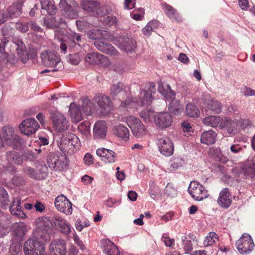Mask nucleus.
Masks as SVG:
<instances>
[{
  "label": "nucleus",
  "instance_id": "nucleus-1",
  "mask_svg": "<svg viewBox=\"0 0 255 255\" xmlns=\"http://www.w3.org/2000/svg\"><path fill=\"white\" fill-rule=\"evenodd\" d=\"M2 135L4 143L14 149H19L23 144V140L16 134L14 128L9 126L3 128Z\"/></svg>",
  "mask_w": 255,
  "mask_h": 255
},
{
  "label": "nucleus",
  "instance_id": "nucleus-2",
  "mask_svg": "<svg viewBox=\"0 0 255 255\" xmlns=\"http://www.w3.org/2000/svg\"><path fill=\"white\" fill-rule=\"evenodd\" d=\"M40 55L42 64L46 67L53 68L52 72L58 71L62 68L61 59L54 52L45 50L41 53Z\"/></svg>",
  "mask_w": 255,
  "mask_h": 255
},
{
  "label": "nucleus",
  "instance_id": "nucleus-3",
  "mask_svg": "<svg viewBox=\"0 0 255 255\" xmlns=\"http://www.w3.org/2000/svg\"><path fill=\"white\" fill-rule=\"evenodd\" d=\"M45 246L37 238H31L24 244L23 251L25 255H40L44 252Z\"/></svg>",
  "mask_w": 255,
  "mask_h": 255
},
{
  "label": "nucleus",
  "instance_id": "nucleus-4",
  "mask_svg": "<svg viewBox=\"0 0 255 255\" xmlns=\"http://www.w3.org/2000/svg\"><path fill=\"white\" fill-rule=\"evenodd\" d=\"M68 159L65 153L55 155L50 153L47 159L49 167L56 170L65 171L68 168Z\"/></svg>",
  "mask_w": 255,
  "mask_h": 255
},
{
  "label": "nucleus",
  "instance_id": "nucleus-5",
  "mask_svg": "<svg viewBox=\"0 0 255 255\" xmlns=\"http://www.w3.org/2000/svg\"><path fill=\"white\" fill-rule=\"evenodd\" d=\"M126 123L136 137L141 138L147 133L145 126L138 118L133 116H128L126 117Z\"/></svg>",
  "mask_w": 255,
  "mask_h": 255
},
{
  "label": "nucleus",
  "instance_id": "nucleus-6",
  "mask_svg": "<svg viewBox=\"0 0 255 255\" xmlns=\"http://www.w3.org/2000/svg\"><path fill=\"white\" fill-rule=\"evenodd\" d=\"M79 146L78 138L73 134H69L67 137H63L59 145L60 150L63 152L72 154L75 150H77Z\"/></svg>",
  "mask_w": 255,
  "mask_h": 255
},
{
  "label": "nucleus",
  "instance_id": "nucleus-7",
  "mask_svg": "<svg viewBox=\"0 0 255 255\" xmlns=\"http://www.w3.org/2000/svg\"><path fill=\"white\" fill-rule=\"evenodd\" d=\"M50 115L53 127L57 132H60L68 129L69 123L63 114L57 110H52L50 111Z\"/></svg>",
  "mask_w": 255,
  "mask_h": 255
},
{
  "label": "nucleus",
  "instance_id": "nucleus-8",
  "mask_svg": "<svg viewBox=\"0 0 255 255\" xmlns=\"http://www.w3.org/2000/svg\"><path fill=\"white\" fill-rule=\"evenodd\" d=\"M93 101L95 104H97L100 113L103 115L108 114L112 109V103L107 96L96 94Z\"/></svg>",
  "mask_w": 255,
  "mask_h": 255
},
{
  "label": "nucleus",
  "instance_id": "nucleus-9",
  "mask_svg": "<svg viewBox=\"0 0 255 255\" xmlns=\"http://www.w3.org/2000/svg\"><path fill=\"white\" fill-rule=\"evenodd\" d=\"M188 191L192 197L197 201H201L208 196V191L204 186L195 181L191 182Z\"/></svg>",
  "mask_w": 255,
  "mask_h": 255
},
{
  "label": "nucleus",
  "instance_id": "nucleus-10",
  "mask_svg": "<svg viewBox=\"0 0 255 255\" xmlns=\"http://www.w3.org/2000/svg\"><path fill=\"white\" fill-rule=\"evenodd\" d=\"M237 249L241 254H247L252 251L254 247L253 241L249 234L245 233L236 242Z\"/></svg>",
  "mask_w": 255,
  "mask_h": 255
},
{
  "label": "nucleus",
  "instance_id": "nucleus-11",
  "mask_svg": "<svg viewBox=\"0 0 255 255\" xmlns=\"http://www.w3.org/2000/svg\"><path fill=\"white\" fill-rule=\"evenodd\" d=\"M75 2L72 0H60L59 7L62 14L69 19H76L78 12L75 9Z\"/></svg>",
  "mask_w": 255,
  "mask_h": 255
},
{
  "label": "nucleus",
  "instance_id": "nucleus-12",
  "mask_svg": "<svg viewBox=\"0 0 255 255\" xmlns=\"http://www.w3.org/2000/svg\"><path fill=\"white\" fill-rule=\"evenodd\" d=\"M39 128L38 122L33 118H27L19 125V128L21 132L29 136L35 133Z\"/></svg>",
  "mask_w": 255,
  "mask_h": 255
},
{
  "label": "nucleus",
  "instance_id": "nucleus-13",
  "mask_svg": "<svg viewBox=\"0 0 255 255\" xmlns=\"http://www.w3.org/2000/svg\"><path fill=\"white\" fill-rule=\"evenodd\" d=\"M219 128L224 129L230 136H234L239 131L238 121L236 119L225 118L220 122Z\"/></svg>",
  "mask_w": 255,
  "mask_h": 255
},
{
  "label": "nucleus",
  "instance_id": "nucleus-14",
  "mask_svg": "<svg viewBox=\"0 0 255 255\" xmlns=\"http://www.w3.org/2000/svg\"><path fill=\"white\" fill-rule=\"evenodd\" d=\"M155 92L154 84L150 83L148 89L141 91L139 98L135 101L140 106L148 105L151 103L153 99V94H154Z\"/></svg>",
  "mask_w": 255,
  "mask_h": 255
},
{
  "label": "nucleus",
  "instance_id": "nucleus-15",
  "mask_svg": "<svg viewBox=\"0 0 255 255\" xmlns=\"http://www.w3.org/2000/svg\"><path fill=\"white\" fill-rule=\"evenodd\" d=\"M55 205L57 210L66 215L72 213V203L63 195L58 196L55 200Z\"/></svg>",
  "mask_w": 255,
  "mask_h": 255
},
{
  "label": "nucleus",
  "instance_id": "nucleus-16",
  "mask_svg": "<svg viewBox=\"0 0 255 255\" xmlns=\"http://www.w3.org/2000/svg\"><path fill=\"white\" fill-rule=\"evenodd\" d=\"M118 47L123 51L127 53H132L135 51L136 42L131 37H120L118 40Z\"/></svg>",
  "mask_w": 255,
  "mask_h": 255
},
{
  "label": "nucleus",
  "instance_id": "nucleus-17",
  "mask_svg": "<svg viewBox=\"0 0 255 255\" xmlns=\"http://www.w3.org/2000/svg\"><path fill=\"white\" fill-rule=\"evenodd\" d=\"M158 148L161 154L170 156L173 154L174 145L172 140L167 137H163L158 139Z\"/></svg>",
  "mask_w": 255,
  "mask_h": 255
},
{
  "label": "nucleus",
  "instance_id": "nucleus-18",
  "mask_svg": "<svg viewBox=\"0 0 255 255\" xmlns=\"http://www.w3.org/2000/svg\"><path fill=\"white\" fill-rule=\"evenodd\" d=\"M53 223L49 217L43 216L37 219L36 225L37 228L43 233L49 235L53 231Z\"/></svg>",
  "mask_w": 255,
  "mask_h": 255
},
{
  "label": "nucleus",
  "instance_id": "nucleus-19",
  "mask_svg": "<svg viewBox=\"0 0 255 255\" xmlns=\"http://www.w3.org/2000/svg\"><path fill=\"white\" fill-rule=\"evenodd\" d=\"M154 122L159 128H166L169 127L172 123V117L168 112H161L155 116Z\"/></svg>",
  "mask_w": 255,
  "mask_h": 255
},
{
  "label": "nucleus",
  "instance_id": "nucleus-20",
  "mask_svg": "<svg viewBox=\"0 0 255 255\" xmlns=\"http://www.w3.org/2000/svg\"><path fill=\"white\" fill-rule=\"evenodd\" d=\"M11 46L16 49L21 62L26 63L29 60V55L22 40L18 38H13Z\"/></svg>",
  "mask_w": 255,
  "mask_h": 255
},
{
  "label": "nucleus",
  "instance_id": "nucleus-21",
  "mask_svg": "<svg viewBox=\"0 0 255 255\" xmlns=\"http://www.w3.org/2000/svg\"><path fill=\"white\" fill-rule=\"evenodd\" d=\"M49 249L50 252L54 255H65L67 252L65 242L62 239L53 240Z\"/></svg>",
  "mask_w": 255,
  "mask_h": 255
},
{
  "label": "nucleus",
  "instance_id": "nucleus-22",
  "mask_svg": "<svg viewBox=\"0 0 255 255\" xmlns=\"http://www.w3.org/2000/svg\"><path fill=\"white\" fill-rule=\"evenodd\" d=\"M94 45L99 51L111 56L115 57L120 55L119 52L110 43L96 41L94 42Z\"/></svg>",
  "mask_w": 255,
  "mask_h": 255
},
{
  "label": "nucleus",
  "instance_id": "nucleus-23",
  "mask_svg": "<svg viewBox=\"0 0 255 255\" xmlns=\"http://www.w3.org/2000/svg\"><path fill=\"white\" fill-rule=\"evenodd\" d=\"M96 154L105 163H111L115 161L116 153L112 150L101 148L96 150Z\"/></svg>",
  "mask_w": 255,
  "mask_h": 255
},
{
  "label": "nucleus",
  "instance_id": "nucleus-24",
  "mask_svg": "<svg viewBox=\"0 0 255 255\" xmlns=\"http://www.w3.org/2000/svg\"><path fill=\"white\" fill-rule=\"evenodd\" d=\"M217 203L219 206L224 208H228L231 205L232 198L228 188H224L221 191Z\"/></svg>",
  "mask_w": 255,
  "mask_h": 255
},
{
  "label": "nucleus",
  "instance_id": "nucleus-25",
  "mask_svg": "<svg viewBox=\"0 0 255 255\" xmlns=\"http://www.w3.org/2000/svg\"><path fill=\"white\" fill-rule=\"evenodd\" d=\"M54 225L65 234L68 235L71 232V227L69 223L60 217L55 215L52 218Z\"/></svg>",
  "mask_w": 255,
  "mask_h": 255
},
{
  "label": "nucleus",
  "instance_id": "nucleus-26",
  "mask_svg": "<svg viewBox=\"0 0 255 255\" xmlns=\"http://www.w3.org/2000/svg\"><path fill=\"white\" fill-rule=\"evenodd\" d=\"M106 132L107 127L104 121H99L95 124L93 129V133L95 138H104L106 136Z\"/></svg>",
  "mask_w": 255,
  "mask_h": 255
},
{
  "label": "nucleus",
  "instance_id": "nucleus-27",
  "mask_svg": "<svg viewBox=\"0 0 255 255\" xmlns=\"http://www.w3.org/2000/svg\"><path fill=\"white\" fill-rule=\"evenodd\" d=\"M202 100L204 104L211 110L216 113H219L221 111V106L220 103L216 100L211 99L209 94L203 96Z\"/></svg>",
  "mask_w": 255,
  "mask_h": 255
},
{
  "label": "nucleus",
  "instance_id": "nucleus-28",
  "mask_svg": "<svg viewBox=\"0 0 255 255\" xmlns=\"http://www.w3.org/2000/svg\"><path fill=\"white\" fill-rule=\"evenodd\" d=\"M21 198L17 197L14 198L12 204L10 206V211L12 215H14L18 218H25L26 217L25 214L21 209Z\"/></svg>",
  "mask_w": 255,
  "mask_h": 255
},
{
  "label": "nucleus",
  "instance_id": "nucleus-29",
  "mask_svg": "<svg viewBox=\"0 0 255 255\" xmlns=\"http://www.w3.org/2000/svg\"><path fill=\"white\" fill-rule=\"evenodd\" d=\"M162 7L165 14L171 20L177 22L182 21L181 17L176 9L166 3L163 4Z\"/></svg>",
  "mask_w": 255,
  "mask_h": 255
},
{
  "label": "nucleus",
  "instance_id": "nucleus-30",
  "mask_svg": "<svg viewBox=\"0 0 255 255\" xmlns=\"http://www.w3.org/2000/svg\"><path fill=\"white\" fill-rule=\"evenodd\" d=\"M80 5L82 8L89 12L91 16H96L97 15L96 10L100 5L97 1L84 0L81 2Z\"/></svg>",
  "mask_w": 255,
  "mask_h": 255
},
{
  "label": "nucleus",
  "instance_id": "nucleus-31",
  "mask_svg": "<svg viewBox=\"0 0 255 255\" xmlns=\"http://www.w3.org/2000/svg\"><path fill=\"white\" fill-rule=\"evenodd\" d=\"M8 42L9 41L6 38H3L1 40L0 43V56L2 60L7 59V61L14 64L17 61L14 56H8V53L5 50V48Z\"/></svg>",
  "mask_w": 255,
  "mask_h": 255
},
{
  "label": "nucleus",
  "instance_id": "nucleus-32",
  "mask_svg": "<svg viewBox=\"0 0 255 255\" xmlns=\"http://www.w3.org/2000/svg\"><path fill=\"white\" fill-rule=\"evenodd\" d=\"M6 160L10 164L21 165L23 158L20 154L15 151H9L6 153Z\"/></svg>",
  "mask_w": 255,
  "mask_h": 255
},
{
  "label": "nucleus",
  "instance_id": "nucleus-33",
  "mask_svg": "<svg viewBox=\"0 0 255 255\" xmlns=\"http://www.w3.org/2000/svg\"><path fill=\"white\" fill-rule=\"evenodd\" d=\"M217 135V133L212 130L205 131L201 135V142L206 145L213 144L216 141Z\"/></svg>",
  "mask_w": 255,
  "mask_h": 255
},
{
  "label": "nucleus",
  "instance_id": "nucleus-34",
  "mask_svg": "<svg viewBox=\"0 0 255 255\" xmlns=\"http://www.w3.org/2000/svg\"><path fill=\"white\" fill-rule=\"evenodd\" d=\"M41 8L49 15H55L57 12V7L54 2L51 0H40Z\"/></svg>",
  "mask_w": 255,
  "mask_h": 255
},
{
  "label": "nucleus",
  "instance_id": "nucleus-35",
  "mask_svg": "<svg viewBox=\"0 0 255 255\" xmlns=\"http://www.w3.org/2000/svg\"><path fill=\"white\" fill-rule=\"evenodd\" d=\"M158 89V91L168 101L175 99V94L171 89L169 85L159 84Z\"/></svg>",
  "mask_w": 255,
  "mask_h": 255
},
{
  "label": "nucleus",
  "instance_id": "nucleus-36",
  "mask_svg": "<svg viewBox=\"0 0 255 255\" xmlns=\"http://www.w3.org/2000/svg\"><path fill=\"white\" fill-rule=\"evenodd\" d=\"M113 133L118 137L128 139L129 136L128 129L122 125L115 126L113 128Z\"/></svg>",
  "mask_w": 255,
  "mask_h": 255
},
{
  "label": "nucleus",
  "instance_id": "nucleus-37",
  "mask_svg": "<svg viewBox=\"0 0 255 255\" xmlns=\"http://www.w3.org/2000/svg\"><path fill=\"white\" fill-rule=\"evenodd\" d=\"M104 251L109 255H120L117 246L110 240L106 239L104 241Z\"/></svg>",
  "mask_w": 255,
  "mask_h": 255
},
{
  "label": "nucleus",
  "instance_id": "nucleus-38",
  "mask_svg": "<svg viewBox=\"0 0 255 255\" xmlns=\"http://www.w3.org/2000/svg\"><path fill=\"white\" fill-rule=\"evenodd\" d=\"M106 31L98 29H93L87 31L86 35L87 37L92 40H97L100 38H104V34Z\"/></svg>",
  "mask_w": 255,
  "mask_h": 255
},
{
  "label": "nucleus",
  "instance_id": "nucleus-39",
  "mask_svg": "<svg viewBox=\"0 0 255 255\" xmlns=\"http://www.w3.org/2000/svg\"><path fill=\"white\" fill-rule=\"evenodd\" d=\"M169 101L171 102L169 108L170 112L176 115L181 114L183 110V106L180 103L179 101L174 99Z\"/></svg>",
  "mask_w": 255,
  "mask_h": 255
},
{
  "label": "nucleus",
  "instance_id": "nucleus-40",
  "mask_svg": "<svg viewBox=\"0 0 255 255\" xmlns=\"http://www.w3.org/2000/svg\"><path fill=\"white\" fill-rule=\"evenodd\" d=\"M159 23L157 20H152L142 29L143 33L147 36H150L152 32L156 29Z\"/></svg>",
  "mask_w": 255,
  "mask_h": 255
},
{
  "label": "nucleus",
  "instance_id": "nucleus-41",
  "mask_svg": "<svg viewBox=\"0 0 255 255\" xmlns=\"http://www.w3.org/2000/svg\"><path fill=\"white\" fill-rule=\"evenodd\" d=\"M101 54L97 52H91L88 53L85 58L86 63L90 65H97L99 63Z\"/></svg>",
  "mask_w": 255,
  "mask_h": 255
},
{
  "label": "nucleus",
  "instance_id": "nucleus-42",
  "mask_svg": "<svg viewBox=\"0 0 255 255\" xmlns=\"http://www.w3.org/2000/svg\"><path fill=\"white\" fill-rule=\"evenodd\" d=\"M140 116L141 118L146 123H151L154 120V112L153 110L145 109L142 110L140 113Z\"/></svg>",
  "mask_w": 255,
  "mask_h": 255
},
{
  "label": "nucleus",
  "instance_id": "nucleus-43",
  "mask_svg": "<svg viewBox=\"0 0 255 255\" xmlns=\"http://www.w3.org/2000/svg\"><path fill=\"white\" fill-rule=\"evenodd\" d=\"M120 93H123L125 94V91L124 90V86L122 83L118 82L113 84L111 86L110 91V95L112 97H115Z\"/></svg>",
  "mask_w": 255,
  "mask_h": 255
},
{
  "label": "nucleus",
  "instance_id": "nucleus-44",
  "mask_svg": "<svg viewBox=\"0 0 255 255\" xmlns=\"http://www.w3.org/2000/svg\"><path fill=\"white\" fill-rule=\"evenodd\" d=\"M186 112L187 116L191 117H197L199 116V109L192 103H188L186 107Z\"/></svg>",
  "mask_w": 255,
  "mask_h": 255
},
{
  "label": "nucleus",
  "instance_id": "nucleus-45",
  "mask_svg": "<svg viewBox=\"0 0 255 255\" xmlns=\"http://www.w3.org/2000/svg\"><path fill=\"white\" fill-rule=\"evenodd\" d=\"M10 200L6 190L2 186H0V207L4 208L8 205Z\"/></svg>",
  "mask_w": 255,
  "mask_h": 255
},
{
  "label": "nucleus",
  "instance_id": "nucleus-46",
  "mask_svg": "<svg viewBox=\"0 0 255 255\" xmlns=\"http://www.w3.org/2000/svg\"><path fill=\"white\" fill-rule=\"evenodd\" d=\"M81 101L82 104L81 108L83 113L86 115H90L92 112V103L90 100L88 98H83Z\"/></svg>",
  "mask_w": 255,
  "mask_h": 255
},
{
  "label": "nucleus",
  "instance_id": "nucleus-47",
  "mask_svg": "<svg viewBox=\"0 0 255 255\" xmlns=\"http://www.w3.org/2000/svg\"><path fill=\"white\" fill-rule=\"evenodd\" d=\"M186 236H182L179 241L178 246H183L185 253H189L192 250V244L190 240H187Z\"/></svg>",
  "mask_w": 255,
  "mask_h": 255
},
{
  "label": "nucleus",
  "instance_id": "nucleus-48",
  "mask_svg": "<svg viewBox=\"0 0 255 255\" xmlns=\"http://www.w3.org/2000/svg\"><path fill=\"white\" fill-rule=\"evenodd\" d=\"M230 151H228V155L229 158H232L233 155H238L240 153H243L244 147L239 144H233L230 147Z\"/></svg>",
  "mask_w": 255,
  "mask_h": 255
},
{
  "label": "nucleus",
  "instance_id": "nucleus-49",
  "mask_svg": "<svg viewBox=\"0 0 255 255\" xmlns=\"http://www.w3.org/2000/svg\"><path fill=\"white\" fill-rule=\"evenodd\" d=\"M6 12L8 13L9 18L17 17L21 13V7L20 5H13L10 6Z\"/></svg>",
  "mask_w": 255,
  "mask_h": 255
},
{
  "label": "nucleus",
  "instance_id": "nucleus-50",
  "mask_svg": "<svg viewBox=\"0 0 255 255\" xmlns=\"http://www.w3.org/2000/svg\"><path fill=\"white\" fill-rule=\"evenodd\" d=\"M220 119L219 117L211 116L205 118L203 119V123L207 125L212 127H216L220 123Z\"/></svg>",
  "mask_w": 255,
  "mask_h": 255
},
{
  "label": "nucleus",
  "instance_id": "nucleus-51",
  "mask_svg": "<svg viewBox=\"0 0 255 255\" xmlns=\"http://www.w3.org/2000/svg\"><path fill=\"white\" fill-rule=\"evenodd\" d=\"M23 171L25 174L37 180L42 179L46 176L45 173H42L41 176L38 175L35 170L30 167L24 168Z\"/></svg>",
  "mask_w": 255,
  "mask_h": 255
},
{
  "label": "nucleus",
  "instance_id": "nucleus-52",
  "mask_svg": "<svg viewBox=\"0 0 255 255\" xmlns=\"http://www.w3.org/2000/svg\"><path fill=\"white\" fill-rule=\"evenodd\" d=\"M21 157L23 161L25 162H33L37 158V155L33 151L29 150H24L22 153Z\"/></svg>",
  "mask_w": 255,
  "mask_h": 255
},
{
  "label": "nucleus",
  "instance_id": "nucleus-53",
  "mask_svg": "<svg viewBox=\"0 0 255 255\" xmlns=\"http://www.w3.org/2000/svg\"><path fill=\"white\" fill-rule=\"evenodd\" d=\"M43 24L47 28H55L59 26V22L56 20L55 18L52 17H44Z\"/></svg>",
  "mask_w": 255,
  "mask_h": 255
},
{
  "label": "nucleus",
  "instance_id": "nucleus-54",
  "mask_svg": "<svg viewBox=\"0 0 255 255\" xmlns=\"http://www.w3.org/2000/svg\"><path fill=\"white\" fill-rule=\"evenodd\" d=\"M14 234L18 237H22L24 234V225L22 223H15L12 227Z\"/></svg>",
  "mask_w": 255,
  "mask_h": 255
},
{
  "label": "nucleus",
  "instance_id": "nucleus-55",
  "mask_svg": "<svg viewBox=\"0 0 255 255\" xmlns=\"http://www.w3.org/2000/svg\"><path fill=\"white\" fill-rule=\"evenodd\" d=\"M80 107L71 109V118L75 122H79L83 119V113Z\"/></svg>",
  "mask_w": 255,
  "mask_h": 255
},
{
  "label": "nucleus",
  "instance_id": "nucleus-56",
  "mask_svg": "<svg viewBox=\"0 0 255 255\" xmlns=\"http://www.w3.org/2000/svg\"><path fill=\"white\" fill-rule=\"evenodd\" d=\"M183 160L181 158H177L171 160L169 169L171 172H174L179 167L183 165Z\"/></svg>",
  "mask_w": 255,
  "mask_h": 255
},
{
  "label": "nucleus",
  "instance_id": "nucleus-57",
  "mask_svg": "<svg viewBox=\"0 0 255 255\" xmlns=\"http://www.w3.org/2000/svg\"><path fill=\"white\" fill-rule=\"evenodd\" d=\"M89 125L88 122L82 123L78 126V130L86 137L90 134Z\"/></svg>",
  "mask_w": 255,
  "mask_h": 255
},
{
  "label": "nucleus",
  "instance_id": "nucleus-58",
  "mask_svg": "<svg viewBox=\"0 0 255 255\" xmlns=\"http://www.w3.org/2000/svg\"><path fill=\"white\" fill-rule=\"evenodd\" d=\"M210 154L215 156L216 160L226 163L228 160L221 154L220 151L218 149H212L210 150Z\"/></svg>",
  "mask_w": 255,
  "mask_h": 255
},
{
  "label": "nucleus",
  "instance_id": "nucleus-59",
  "mask_svg": "<svg viewBox=\"0 0 255 255\" xmlns=\"http://www.w3.org/2000/svg\"><path fill=\"white\" fill-rule=\"evenodd\" d=\"M10 252L13 255L18 254L21 252L22 251V245L18 242H13L10 246L9 248Z\"/></svg>",
  "mask_w": 255,
  "mask_h": 255
},
{
  "label": "nucleus",
  "instance_id": "nucleus-60",
  "mask_svg": "<svg viewBox=\"0 0 255 255\" xmlns=\"http://www.w3.org/2000/svg\"><path fill=\"white\" fill-rule=\"evenodd\" d=\"M96 12H97V15L96 16H104L110 14L111 10L108 6L106 5H103L100 7L98 6V9L96 10Z\"/></svg>",
  "mask_w": 255,
  "mask_h": 255
},
{
  "label": "nucleus",
  "instance_id": "nucleus-61",
  "mask_svg": "<svg viewBox=\"0 0 255 255\" xmlns=\"http://www.w3.org/2000/svg\"><path fill=\"white\" fill-rule=\"evenodd\" d=\"M103 22L105 24L110 26L115 25L116 26L118 24V20L115 16H108L104 17L103 19Z\"/></svg>",
  "mask_w": 255,
  "mask_h": 255
},
{
  "label": "nucleus",
  "instance_id": "nucleus-62",
  "mask_svg": "<svg viewBox=\"0 0 255 255\" xmlns=\"http://www.w3.org/2000/svg\"><path fill=\"white\" fill-rule=\"evenodd\" d=\"M111 62L109 59L104 55L101 54L99 59V63L97 65H101L103 67H107L109 66Z\"/></svg>",
  "mask_w": 255,
  "mask_h": 255
},
{
  "label": "nucleus",
  "instance_id": "nucleus-63",
  "mask_svg": "<svg viewBox=\"0 0 255 255\" xmlns=\"http://www.w3.org/2000/svg\"><path fill=\"white\" fill-rule=\"evenodd\" d=\"M81 60L80 56L77 53H74L70 55L69 61L73 65H78Z\"/></svg>",
  "mask_w": 255,
  "mask_h": 255
},
{
  "label": "nucleus",
  "instance_id": "nucleus-64",
  "mask_svg": "<svg viewBox=\"0 0 255 255\" xmlns=\"http://www.w3.org/2000/svg\"><path fill=\"white\" fill-rule=\"evenodd\" d=\"M8 13L5 11H0V25L4 23L9 18Z\"/></svg>",
  "mask_w": 255,
  "mask_h": 255
}]
</instances>
